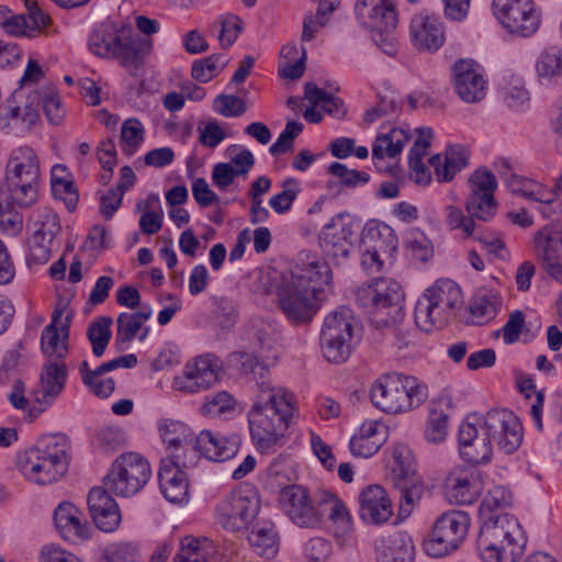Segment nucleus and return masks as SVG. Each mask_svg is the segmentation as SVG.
Returning <instances> with one entry per match:
<instances>
[{"mask_svg":"<svg viewBox=\"0 0 562 562\" xmlns=\"http://www.w3.org/2000/svg\"><path fill=\"white\" fill-rule=\"evenodd\" d=\"M505 184L510 189V191L515 194H520L528 200H535L537 195L540 198H544L543 194L540 193L541 189L544 187L539 184L531 179H527L524 177H519L515 173H512L505 179Z\"/></svg>","mask_w":562,"mask_h":562,"instance_id":"nucleus-59","label":"nucleus"},{"mask_svg":"<svg viewBox=\"0 0 562 562\" xmlns=\"http://www.w3.org/2000/svg\"><path fill=\"white\" fill-rule=\"evenodd\" d=\"M150 474L149 463L139 453L127 452L114 460L103 485L117 496L128 497L146 485Z\"/></svg>","mask_w":562,"mask_h":562,"instance_id":"nucleus-14","label":"nucleus"},{"mask_svg":"<svg viewBox=\"0 0 562 562\" xmlns=\"http://www.w3.org/2000/svg\"><path fill=\"white\" fill-rule=\"evenodd\" d=\"M359 327L353 312L339 306L329 313L321 330V350L323 357L331 363H344L351 355V342Z\"/></svg>","mask_w":562,"mask_h":562,"instance_id":"nucleus-11","label":"nucleus"},{"mask_svg":"<svg viewBox=\"0 0 562 562\" xmlns=\"http://www.w3.org/2000/svg\"><path fill=\"white\" fill-rule=\"evenodd\" d=\"M503 305V299L495 290L481 288L479 289L470 304V313L473 323L484 325L494 319Z\"/></svg>","mask_w":562,"mask_h":562,"instance_id":"nucleus-35","label":"nucleus"},{"mask_svg":"<svg viewBox=\"0 0 562 562\" xmlns=\"http://www.w3.org/2000/svg\"><path fill=\"white\" fill-rule=\"evenodd\" d=\"M71 503L64 502L54 512V522L60 536L68 542L81 543L90 538V526Z\"/></svg>","mask_w":562,"mask_h":562,"instance_id":"nucleus-28","label":"nucleus"},{"mask_svg":"<svg viewBox=\"0 0 562 562\" xmlns=\"http://www.w3.org/2000/svg\"><path fill=\"white\" fill-rule=\"evenodd\" d=\"M535 244L537 254L541 258L546 271L562 283V265L559 262V258L562 254V245L555 241L554 237L541 234V231L536 234Z\"/></svg>","mask_w":562,"mask_h":562,"instance_id":"nucleus-39","label":"nucleus"},{"mask_svg":"<svg viewBox=\"0 0 562 562\" xmlns=\"http://www.w3.org/2000/svg\"><path fill=\"white\" fill-rule=\"evenodd\" d=\"M252 329L254 352L259 355L263 362H274L278 359L279 333L277 328L271 324L259 322L254 325Z\"/></svg>","mask_w":562,"mask_h":562,"instance_id":"nucleus-37","label":"nucleus"},{"mask_svg":"<svg viewBox=\"0 0 562 562\" xmlns=\"http://www.w3.org/2000/svg\"><path fill=\"white\" fill-rule=\"evenodd\" d=\"M501 93L504 102L515 111H525L529 106L530 94L525 88L521 78L512 77L501 88Z\"/></svg>","mask_w":562,"mask_h":562,"instance_id":"nucleus-46","label":"nucleus"},{"mask_svg":"<svg viewBox=\"0 0 562 562\" xmlns=\"http://www.w3.org/2000/svg\"><path fill=\"white\" fill-rule=\"evenodd\" d=\"M113 321L110 316H99L93 319L87 329V336L92 346V352L97 358L103 356L112 337L111 326Z\"/></svg>","mask_w":562,"mask_h":562,"instance_id":"nucleus-44","label":"nucleus"},{"mask_svg":"<svg viewBox=\"0 0 562 562\" xmlns=\"http://www.w3.org/2000/svg\"><path fill=\"white\" fill-rule=\"evenodd\" d=\"M405 247L412 257L422 262L427 261L434 251L431 241L419 231L409 233L405 240Z\"/></svg>","mask_w":562,"mask_h":562,"instance_id":"nucleus-58","label":"nucleus"},{"mask_svg":"<svg viewBox=\"0 0 562 562\" xmlns=\"http://www.w3.org/2000/svg\"><path fill=\"white\" fill-rule=\"evenodd\" d=\"M226 60L221 55H212L207 58L195 60L192 65L191 75L200 82H209L225 66Z\"/></svg>","mask_w":562,"mask_h":562,"instance_id":"nucleus-54","label":"nucleus"},{"mask_svg":"<svg viewBox=\"0 0 562 562\" xmlns=\"http://www.w3.org/2000/svg\"><path fill=\"white\" fill-rule=\"evenodd\" d=\"M360 518L370 525H380L387 521L393 515L392 502L380 485H369L359 495Z\"/></svg>","mask_w":562,"mask_h":562,"instance_id":"nucleus-27","label":"nucleus"},{"mask_svg":"<svg viewBox=\"0 0 562 562\" xmlns=\"http://www.w3.org/2000/svg\"><path fill=\"white\" fill-rule=\"evenodd\" d=\"M190 459L172 452L169 460H164L158 472L160 491L170 503H182L188 497L189 483L183 469L191 465Z\"/></svg>","mask_w":562,"mask_h":562,"instance_id":"nucleus-20","label":"nucleus"},{"mask_svg":"<svg viewBox=\"0 0 562 562\" xmlns=\"http://www.w3.org/2000/svg\"><path fill=\"white\" fill-rule=\"evenodd\" d=\"M348 216L339 213L324 227L321 234V246L327 255L333 257H348L352 246V224Z\"/></svg>","mask_w":562,"mask_h":562,"instance_id":"nucleus-25","label":"nucleus"},{"mask_svg":"<svg viewBox=\"0 0 562 562\" xmlns=\"http://www.w3.org/2000/svg\"><path fill=\"white\" fill-rule=\"evenodd\" d=\"M375 311L372 313L371 325L385 324L386 317L404 321V292L401 284L392 279H378Z\"/></svg>","mask_w":562,"mask_h":562,"instance_id":"nucleus-21","label":"nucleus"},{"mask_svg":"<svg viewBox=\"0 0 562 562\" xmlns=\"http://www.w3.org/2000/svg\"><path fill=\"white\" fill-rule=\"evenodd\" d=\"M237 451V438H226L214 435L209 430H203L194 438L189 459L190 463L194 464L196 452H200L211 461L223 462L233 458Z\"/></svg>","mask_w":562,"mask_h":562,"instance_id":"nucleus-26","label":"nucleus"},{"mask_svg":"<svg viewBox=\"0 0 562 562\" xmlns=\"http://www.w3.org/2000/svg\"><path fill=\"white\" fill-rule=\"evenodd\" d=\"M394 487L400 492L401 512L409 513L412 506L418 502L423 495V485L413 475L400 477L392 481Z\"/></svg>","mask_w":562,"mask_h":562,"instance_id":"nucleus-47","label":"nucleus"},{"mask_svg":"<svg viewBox=\"0 0 562 562\" xmlns=\"http://www.w3.org/2000/svg\"><path fill=\"white\" fill-rule=\"evenodd\" d=\"M101 562H143V560L136 544L113 542L104 548Z\"/></svg>","mask_w":562,"mask_h":562,"instance_id":"nucleus-52","label":"nucleus"},{"mask_svg":"<svg viewBox=\"0 0 562 562\" xmlns=\"http://www.w3.org/2000/svg\"><path fill=\"white\" fill-rule=\"evenodd\" d=\"M435 132L430 126H418L414 130L405 123H384L380 126L374 140H430Z\"/></svg>","mask_w":562,"mask_h":562,"instance_id":"nucleus-40","label":"nucleus"},{"mask_svg":"<svg viewBox=\"0 0 562 562\" xmlns=\"http://www.w3.org/2000/svg\"><path fill=\"white\" fill-rule=\"evenodd\" d=\"M44 76V71L41 65L34 60L29 59L26 68L21 77L19 83V88L13 91L10 97V103H15L18 101H24L27 98V93L25 91V87L29 85L37 83Z\"/></svg>","mask_w":562,"mask_h":562,"instance_id":"nucleus-56","label":"nucleus"},{"mask_svg":"<svg viewBox=\"0 0 562 562\" xmlns=\"http://www.w3.org/2000/svg\"><path fill=\"white\" fill-rule=\"evenodd\" d=\"M69 442L65 436L41 438L36 445L19 457L22 474L35 484L46 485L58 481L69 467Z\"/></svg>","mask_w":562,"mask_h":562,"instance_id":"nucleus-7","label":"nucleus"},{"mask_svg":"<svg viewBox=\"0 0 562 562\" xmlns=\"http://www.w3.org/2000/svg\"><path fill=\"white\" fill-rule=\"evenodd\" d=\"M318 510L322 518L327 515L328 519L336 524L342 531L351 529V516L342 501L329 491H323L319 495Z\"/></svg>","mask_w":562,"mask_h":562,"instance_id":"nucleus-41","label":"nucleus"},{"mask_svg":"<svg viewBox=\"0 0 562 562\" xmlns=\"http://www.w3.org/2000/svg\"><path fill=\"white\" fill-rule=\"evenodd\" d=\"M470 151L461 143L447 146L445 154H436L429 158V165L438 182H451L469 164Z\"/></svg>","mask_w":562,"mask_h":562,"instance_id":"nucleus-29","label":"nucleus"},{"mask_svg":"<svg viewBox=\"0 0 562 562\" xmlns=\"http://www.w3.org/2000/svg\"><path fill=\"white\" fill-rule=\"evenodd\" d=\"M35 234L43 235L46 239H54L59 234L61 226L59 217L52 209L43 207L37 210L34 215Z\"/></svg>","mask_w":562,"mask_h":562,"instance_id":"nucleus-53","label":"nucleus"},{"mask_svg":"<svg viewBox=\"0 0 562 562\" xmlns=\"http://www.w3.org/2000/svg\"><path fill=\"white\" fill-rule=\"evenodd\" d=\"M471 518L463 510H449L441 514L423 542L424 551L431 558H443L459 549L465 540Z\"/></svg>","mask_w":562,"mask_h":562,"instance_id":"nucleus-13","label":"nucleus"},{"mask_svg":"<svg viewBox=\"0 0 562 562\" xmlns=\"http://www.w3.org/2000/svg\"><path fill=\"white\" fill-rule=\"evenodd\" d=\"M52 239H46L43 235L33 234L29 238V255L26 261L29 265H43L50 258Z\"/></svg>","mask_w":562,"mask_h":562,"instance_id":"nucleus-60","label":"nucleus"},{"mask_svg":"<svg viewBox=\"0 0 562 562\" xmlns=\"http://www.w3.org/2000/svg\"><path fill=\"white\" fill-rule=\"evenodd\" d=\"M391 473L387 480L391 482L400 477L413 475V463L409 449L406 446H396L393 450Z\"/></svg>","mask_w":562,"mask_h":562,"instance_id":"nucleus-57","label":"nucleus"},{"mask_svg":"<svg viewBox=\"0 0 562 562\" xmlns=\"http://www.w3.org/2000/svg\"><path fill=\"white\" fill-rule=\"evenodd\" d=\"M260 508L261 501L257 490L249 485L239 486L216 505V522L227 531L245 532L257 521Z\"/></svg>","mask_w":562,"mask_h":562,"instance_id":"nucleus-12","label":"nucleus"},{"mask_svg":"<svg viewBox=\"0 0 562 562\" xmlns=\"http://www.w3.org/2000/svg\"><path fill=\"white\" fill-rule=\"evenodd\" d=\"M212 554L213 547L210 540L186 537L181 541L175 562H215Z\"/></svg>","mask_w":562,"mask_h":562,"instance_id":"nucleus-43","label":"nucleus"},{"mask_svg":"<svg viewBox=\"0 0 562 562\" xmlns=\"http://www.w3.org/2000/svg\"><path fill=\"white\" fill-rule=\"evenodd\" d=\"M522 425L509 409H492L479 426L463 422L459 427L460 456L471 464H484L492 459V438L506 454L514 453L521 445Z\"/></svg>","mask_w":562,"mask_h":562,"instance_id":"nucleus-2","label":"nucleus"},{"mask_svg":"<svg viewBox=\"0 0 562 562\" xmlns=\"http://www.w3.org/2000/svg\"><path fill=\"white\" fill-rule=\"evenodd\" d=\"M144 324L139 322L133 313L123 312L116 319L115 346L117 350L125 349L126 344L136 338Z\"/></svg>","mask_w":562,"mask_h":562,"instance_id":"nucleus-51","label":"nucleus"},{"mask_svg":"<svg viewBox=\"0 0 562 562\" xmlns=\"http://www.w3.org/2000/svg\"><path fill=\"white\" fill-rule=\"evenodd\" d=\"M104 485L91 488L87 503L95 527L104 532H113L121 524V512L117 503L110 496Z\"/></svg>","mask_w":562,"mask_h":562,"instance_id":"nucleus-23","label":"nucleus"},{"mask_svg":"<svg viewBox=\"0 0 562 562\" xmlns=\"http://www.w3.org/2000/svg\"><path fill=\"white\" fill-rule=\"evenodd\" d=\"M469 193L464 200L468 213L454 205L446 207L447 225L451 229H460L463 237L474 235L475 218L482 222L492 221L497 212L498 202L495 199L497 180L486 167H480L469 177Z\"/></svg>","mask_w":562,"mask_h":562,"instance_id":"nucleus-6","label":"nucleus"},{"mask_svg":"<svg viewBox=\"0 0 562 562\" xmlns=\"http://www.w3.org/2000/svg\"><path fill=\"white\" fill-rule=\"evenodd\" d=\"M448 416L443 412L431 411L425 428L427 441L438 443L445 440L447 435Z\"/></svg>","mask_w":562,"mask_h":562,"instance_id":"nucleus-62","label":"nucleus"},{"mask_svg":"<svg viewBox=\"0 0 562 562\" xmlns=\"http://www.w3.org/2000/svg\"><path fill=\"white\" fill-rule=\"evenodd\" d=\"M448 497L457 504H472L479 493L480 484L473 472L456 471L451 472L445 482Z\"/></svg>","mask_w":562,"mask_h":562,"instance_id":"nucleus-34","label":"nucleus"},{"mask_svg":"<svg viewBox=\"0 0 562 562\" xmlns=\"http://www.w3.org/2000/svg\"><path fill=\"white\" fill-rule=\"evenodd\" d=\"M282 187L283 191L274 194L269 200V205L278 214L288 212L300 192L299 181L294 178L285 179Z\"/></svg>","mask_w":562,"mask_h":562,"instance_id":"nucleus-55","label":"nucleus"},{"mask_svg":"<svg viewBox=\"0 0 562 562\" xmlns=\"http://www.w3.org/2000/svg\"><path fill=\"white\" fill-rule=\"evenodd\" d=\"M333 274L323 259L307 256L289 274H283L277 286L278 303L286 318L301 324L310 322L318 310L319 295L329 286Z\"/></svg>","mask_w":562,"mask_h":562,"instance_id":"nucleus-3","label":"nucleus"},{"mask_svg":"<svg viewBox=\"0 0 562 562\" xmlns=\"http://www.w3.org/2000/svg\"><path fill=\"white\" fill-rule=\"evenodd\" d=\"M510 491L494 486L480 506L482 526L476 551L483 562H518L525 552L527 537L518 520L504 509L512 505Z\"/></svg>","mask_w":562,"mask_h":562,"instance_id":"nucleus-1","label":"nucleus"},{"mask_svg":"<svg viewBox=\"0 0 562 562\" xmlns=\"http://www.w3.org/2000/svg\"><path fill=\"white\" fill-rule=\"evenodd\" d=\"M536 70L543 79L562 76V48L551 46L544 49L537 60Z\"/></svg>","mask_w":562,"mask_h":562,"instance_id":"nucleus-50","label":"nucleus"},{"mask_svg":"<svg viewBox=\"0 0 562 562\" xmlns=\"http://www.w3.org/2000/svg\"><path fill=\"white\" fill-rule=\"evenodd\" d=\"M462 302L461 289L454 281L438 280L418 299L414 312L415 324L425 333L442 328L454 318Z\"/></svg>","mask_w":562,"mask_h":562,"instance_id":"nucleus-8","label":"nucleus"},{"mask_svg":"<svg viewBox=\"0 0 562 562\" xmlns=\"http://www.w3.org/2000/svg\"><path fill=\"white\" fill-rule=\"evenodd\" d=\"M428 396L427 386L415 376L386 373L371 386L370 398L379 409L397 414L418 407Z\"/></svg>","mask_w":562,"mask_h":562,"instance_id":"nucleus-9","label":"nucleus"},{"mask_svg":"<svg viewBox=\"0 0 562 562\" xmlns=\"http://www.w3.org/2000/svg\"><path fill=\"white\" fill-rule=\"evenodd\" d=\"M140 46L139 37L133 35L130 29H116L111 23L99 25L88 38V47L92 54L102 58L117 57L126 68L139 65Z\"/></svg>","mask_w":562,"mask_h":562,"instance_id":"nucleus-10","label":"nucleus"},{"mask_svg":"<svg viewBox=\"0 0 562 562\" xmlns=\"http://www.w3.org/2000/svg\"><path fill=\"white\" fill-rule=\"evenodd\" d=\"M68 369L64 360L47 359L41 372V392L35 396L40 405L50 406L65 389Z\"/></svg>","mask_w":562,"mask_h":562,"instance_id":"nucleus-30","label":"nucleus"},{"mask_svg":"<svg viewBox=\"0 0 562 562\" xmlns=\"http://www.w3.org/2000/svg\"><path fill=\"white\" fill-rule=\"evenodd\" d=\"M384 442V438H367L362 435H355L349 442L350 451L356 457L369 458L375 454Z\"/></svg>","mask_w":562,"mask_h":562,"instance_id":"nucleus-64","label":"nucleus"},{"mask_svg":"<svg viewBox=\"0 0 562 562\" xmlns=\"http://www.w3.org/2000/svg\"><path fill=\"white\" fill-rule=\"evenodd\" d=\"M248 542L261 557L272 558L278 552V532L271 521L257 520L250 526Z\"/></svg>","mask_w":562,"mask_h":562,"instance_id":"nucleus-38","label":"nucleus"},{"mask_svg":"<svg viewBox=\"0 0 562 562\" xmlns=\"http://www.w3.org/2000/svg\"><path fill=\"white\" fill-rule=\"evenodd\" d=\"M60 312H55L52 322L45 326L41 335V349L47 359L64 360L68 353L69 325L57 326Z\"/></svg>","mask_w":562,"mask_h":562,"instance_id":"nucleus-33","label":"nucleus"},{"mask_svg":"<svg viewBox=\"0 0 562 562\" xmlns=\"http://www.w3.org/2000/svg\"><path fill=\"white\" fill-rule=\"evenodd\" d=\"M40 165L35 151L23 146L7 164L4 181H0V229L16 235L22 229V216L14 206L29 207L38 195Z\"/></svg>","mask_w":562,"mask_h":562,"instance_id":"nucleus-4","label":"nucleus"},{"mask_svg":"<svg viewBox=\"0 0 562 562\" xmlns=\"http://www.w3.org/2000/svg\"><path fill=\"white\" fill-rule=\"evenodd\" d=\"M492 7L496 19L509 33L528 37L539 27V13L530 0H493Z\"/></svg>","mask_w":562,"mask_h":562,"instance_id":"nucleus-16","label":"nucleus"},{"mask_svg":"<svg viewBox=\"0 0 562 562\" xmlns=\"http://www.w3.org/2000/svg\"><path fill=\"white\" fill-rule=\"evenodd\" d=\"M328 172L338 178L344 186L356 187L359 183H368L370 180L369 173L364 171H358L356 169H348L346 165L341 162H331L328 166Z\"/></svg>","mask_w":562,"mask_h":562,"instance_id":"nucleus-61","label":"nucleus"},{"mask_svg":"<svg viewBox=\"0 0 562 562\" xmlns=\"http://www.w3.org/2000/svg\"><path fill=\"white\" fill-rule=\"evenodd\" d=\"M40 105H42L50 124L57 125L63 121L65 110L61 106L58 94L53 90H33L27 92V98L23 104L21 122L25 127L33 126L40 120Z\"/></svg>","mask_w":562,"mask_h":562,"instance_id":"nucleus-22","label":"nucleus"},{"mask_svg":"<svg viewBox=\"0 0 562 562\" xmlns=\"http://www.w3.org/2000/svg\"><path fill=\"white\" fill-rule=\"evenodd\" d=\"M355 10L359 24L379 37L394 31L398 22L393 0H357Z\"/></svg>","mask_w":562,"mask_h":562,"instance_id":"nucleus-19","label":"nucleus"},{"mask_svg":"<svg viewBox=\"0 0 562 562\" xmlns=\"http://www.w3.org/2000/svg\"><path fill=\"white\" fill-rule=\"evenodd\" d=\"M415 547L404 532L381 538L375 544L376 562H414Z\"/></svg>","mask_w":562,"mask_h":562,"instance_id":"nucleus-31","label":"nucleus"},{"mask_svg":"<svg viewBox=\"0 0 562 562\" xmlns=\"http://www.w3.org/2000/svg\"><path fill=\"white\" fill-rule=\"evenodd\" d=\"M159 434L162 441L167 445L168 449L172 452L181 453L189 458L194 439L187 426L178 420L162 419L159 423Z\"/></svg>","mask_w":562,"mask_h":562,"instance_id":"nucleus-36","label":"nucleus"},{"mask_svg":"<svg viewBox=\"0 0 562 562\" xmlns=\"http://www.w3.org/2000/svg\"><path fill=\"white\" fill-rule=\"evenodd\" d=\"M279 504L289 519L301 528H317L322 524V512L310 498L308 491L300 485L281 490Z\"/></svg>","mask_w":562,"mask_h":562,"instance_id":"nucleus-17","label":"nucleus"},{"mask_svg":"<svg viewBox=\"0 0 562 562\" xmlns=\"http://www.w3.org/2000/svg\"><path fill=\"white\" fill-rule=\"evenodd\" d=\"M413 45L424 52H437L445 43V27L434 14L420 13L411 21Z\"/></svg>","mask_w":562,"mask_h":562,"instance_id":"nucleus-24","label":"nucleus"},{"mask_svg":"<svg viewBox=\"0 0 562 562\" xmlns=\"http://www.w3.org/2000/svg\"><path fill=\"white\" fill-rule=\"evenodd\" d=\"M7 400L15 409L25 413V419L27 422H33L44 411V408L31 406L30 400L26 397L25 383L21 379L13 380L10 391L7 394Z\"/></svg>","mask_w":562,"mask_h":562,"instance_id":"nucleus-49","label":"nucleus"},{"mask_svg":"<svg viewBox=\"0 0 562 562\" xmlns=\"http://www.w3.org/2000/svg\"><path fill=\"white\" fill-rule=\"evenodd\" d=\"M292 395L258 394L247 413L251 439L260 453L271 454L283 445L292 423Z\"/></svg>","mask_w":562,"mask_h":562,"instance_id":"nucleus-5","label":"nucleus"},{"mask_svg":"<svg viewBox=\"0 0 562 562\" xmlns=\"http://www.w3.org/2000/svg\"><path fill=\"white\" fill-rule=\"evenodd\" d=\"M451 71L453 89L463 102L476 103L485 98L487 79L477 61L460 59L453 64Z\"/></svg>","mask_w":562,"mask_h":562,"instance_id":"nucleus-18","label":"nucleus"},{"mask_svg":"<svg viewBox=\"0 0 562 562\" xmlns=\"http://www.w3.org/2000/svg\"><path fill=\"white\" fill-rule=\"evenodd\" d=\"M222 371L223 361L214 353H204L188 361L182 374L175 378L173 384L183 393H196L218 382Z\"/></svg>","mask_w":562,"mask_h":562,"instance_id":"nucleus-15","label":"nucleus"},{"mask_svg":"<svg viewBox=\"0 0 562 562\" xmlns=\"http://www.w3.org/2000/svg\"><path fill=\"white\" fill-rule=\"evenodd\" d=\"M244 21L234 13H224L213 22L211 31L216 35L222 48H229L244 31Z\"/></svg>","mask_w":562,"mask_h":562,"instance_id":"nucleus-42","label":"nucleus"},{"mask_svg":"<svg viewBox=\"0 0 562 562\" xmlns=\"http://www.w3.org/2000/svg\"><path fill=\"white\" fill-rule=\"evenodd\" d=\"M360 244L376 249L386 258H392L397 250L398 239L394 229L387 224L370 221L361 232Z\"/></svg>","mask_w":562,"mask_h":562,"instance_id":"nucleus-32","label":"nucleus"},{"mask_svg":"<svg viewBox=\"0 0 562 562\" xmlns=\"http://www.w3.org/2000/svg\"><path fill=\"white\" fill-rule=\"evenodd\" d=\"M236 405L237 402L231 393L220 391L205 397L201 411L206 416L222 417L234 414Z\"/></svg>","mask_w":562,"mask_h":562,"instance_id":"nucleus-48","label":"nucleus"},{"mask_svg":"<svg viewBox=\"0 0 562 562\" xmlns=\"http://www.w3.org/2000/svg\"><path fill=\"white\" fill-rule=\"evenodd\" d=\"M385 324L372 325L381 340L390 347L403 349L409 344V331L403 325V321H395L386 317ZM378 338V336H375Z\"/></svg>","mask_w":562,"mask_h":562,"instance_id":"nucleus-45","label":"nucleus"},{"mask_svg":"<svg viewBox=\"0 0 562 562\" xmlns=\"http://www.w3.org/2000/svg\"><path fill=\"white\" fill-rule=\"evenodd\" d=\"M214 110L226 117L240 116L247 110L245 101L237 95H218L214 100Z\"/></svg>","mask_w":562,"mask_h":562,"instance_id":"nucleus-63","label":"nucleus"}]
</instances>
